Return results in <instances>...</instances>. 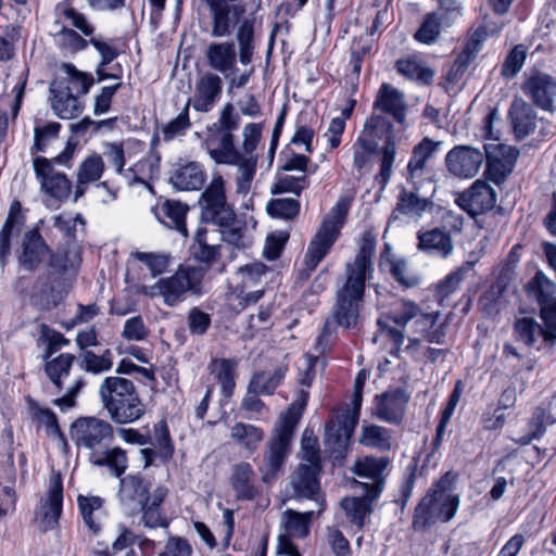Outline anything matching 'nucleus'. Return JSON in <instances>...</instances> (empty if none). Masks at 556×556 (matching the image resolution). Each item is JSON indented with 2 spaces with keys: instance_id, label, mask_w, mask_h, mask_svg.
Wrapping results in <instances>:
<instances>
[{
  "instance_id": "obj_1",
  "label": "nucleus",
  "mask_w": 556,
  "mask_h": 556,
  "mask_svg": "<svg viewBox=\"0 0 556 556\" xmlns=\"http://www.w3.org/2000/svg\"><path fill=\"white\" fill-rule=\"evenodd\" d=\"M71 437L78 448L89 452V462L98 467H108L111 473L121 478L127 467L126 451L110 447L114 440L113 426L97 417H79L71 426Z\"/></svg>"
},
{
  "instance_id": "obj_2",
  "label": "nucleus",
  "mask_w": 556,
  "mask_h": 556,
  "mask_svg": "<svg viewBox=\"0 0 556 556\" xmlns=\"http://www.w3.org/2000/svg\"><path fill=\"white\" fill-rule=\"evenodd\" d=\"M366 281L345 276L336 291L334 304L327 317L323 331L317 338L319 353L324 354L337 340V328L353 329L361 320L364 306Z\"/></svg>"
},
{
  "instance_id": "obj_3",
  "label": "nucleus",
  "mask_w": 556,
  "mask_h": 556,
  "mask_svg": "<svg viewBox=\"0 0 556 556\" xmlns=\"http://www.w3.org/2000/svg\"><path fill=\"white\" fill-rule=\"evenodd\" d=\"M453 482L454 477L446 472L431 485L415 507L412 522L415 531H426L437 522H447L455 516L459 497L452 493Z\"/></svg>"
},
{
  "instance_id": "obj_4",
  "label": "nucleus",
  "mask_w": 556,
  "mask_h": 556,
  "mask_svg": "<svg viewBox=\"0 0 556 556\" xmlns=\"http://www.w3.org/2000/svg\"><path fill=\"white\" fill-rule=\"evenodd\" d=\"M380 140H383V146L379 150V172L375 176V180L383 190L393 174L396 144L392 123L384 115L372 112L357 138V143L364 144L369 150H378Z\"/></svg>"
},
{
  "instance_id": "obj_5",
  "label": "nucleus",
  "mask_w": 556,
  "mask_h": 556,
  "mask_svg": "<svg viewBox=\"0 0 556 556\" xmlns=\"http://www.w3.org/2000/svg\"><path fill=\"white\" fill-rule=\"evenodd\" d=\"M204 276L205 268L201 266L181 265L175 274L159 279L153 286H142L140 293L149 298L162 296L167 306L174 307L185 300L187 293L202 294Z\"/></svg>"
},
{
  "instance_id": "obj_6",
  "label": "nucleus",
  "mask_w": 556,
  "mask_h": 556,
  "mask_svg": "<svg viewBox=\"0 0 556 556\" xmlns=\"http://www.w3.org/2000/svg\"><path fill=\"white\" fill-rule=\"evenodd\" d=\"M294 437V419L285 425L277 422L267 440L260 458H255L257 470L264 483H271L283 472L291 454Z\"/></svg>"
},
{
  "instance_id": "obj_7",
  "label": "nucleus",
  "mask_w": 556,
  "mask_h": 556,
  "mask_svg": "<svg viewBox=\"0 0 556 556\" xmlns=\"http://www.w3.org/2000/svg\"><path fill=\"white\" fill-rule=\"evenodd\" d=\"M348 211V204L341 200L324 217L305 253L304 264L306 277H308L311 273L316 269L318 264L330 252L332 245L340 235V229L343 226Z\"/></svg>"
},
{
  "instance_id": "obj_8",
  "label": "nucleus",
  "mask_w": 556,
  "mask_h": 556,
  "mask_svg": "<svg viewBox=\"0 0 556 556\" xmlns=\"http://www.w3.org/2000/svg\"><path fill=\"white\" fill-rule=\"evenodd\" d=\"M201 219L218 227H228L236 223V213L227 202L225 180L214 176L199 199Z\"/></svg>"
},
{
  "instance_id": "obj_9",
  "label": "nucleus",
  "mask_w": 556,
  "mask_h": 556,
  "mask_svg": "<svg viewBox=\"0 0 556 556\" xmlns=\"http://www.w3.org/2000/svg\"><path fill=\"white\" fill-rule=\"evenodd\" d=\"M391 318L397 327H405L408 321L414 320L415 332L429 343L442 344L445 338L444 325H438L439 313H425L410 301H404L401 309L393 312Z\"/></svg>"
},
{
  "instance_id": "obj_10",
  "label": "nucleus",
  "mask_w": 556,
  "mask_h": 556,
  "mask_svg": "<svg viewBox=\"0 0 556 556\" xmlns=\"http://www.w3.org/2000/svg\"><path fill=\"white\" fill-rule=\"evenodd\" d=\"M211 16V36L228 37L240 25L247 11L244 0H207L203 1Z\"/></svg>"
},
{
  "instance_id": "obj_11",
  "label": "nucleus",
  "mask_w": 556,
  "mask_h": 556,
  "mask_svg": "<svg viewBox=\"0 0 556 556\" xmlns=\"http://www.w3.org/2000/svg\"><path fill=\"white\" fill-rule=\"evenodd\" d=\"M520 89L531 104L549 114L556 113V79L540 71L525 73Z\"/></svg>"
},
{
  "instance_id": "obj_12",
  "label": "nucleus",
  "mask_w": 556,
  "mask_h": 556,
  "mask_svg": "<svg viewBox=\"0 0 556 556\" xmlns=\"http://www.w3.org/2000/svg\"><path fill=\"white\" fill-rule=\"evenodd\" d=\"M315 517V511L299 513L287 509L282 514L281 529L278 535L277 553L288 556H301L293 539H305L309 533V526Z\"/></svg>"
},
{
  "instance_id": "obj_13",
  "label": "nucleus",
  "mask_w": 556,
  "mask_h": 556,
  "mask_svg": "<svg viewBox=\"0 0 556 556\" xmlns=\"http://www.w3.org/2000/svg\"><path fill=\"white\" fill-rule=\"evenodd\" d=\"M33 165L41 192L59 202H63L70 197L72 181L64 173L54 168L53 161L37 156L34 159Z\"/></svg>"
},
{
  "instance_id": "obj_14",
  "label": "nucleus",
  "mask_w": 556,
  "mask_h": 556,
  "mask_svg": "<svg viewBox=\"0 0 556 556\" xmlns=\"http://www.w3.org/2000/svg\"><path fill=\"white\" fill-rule=\"evenodd\" d=\"M358 421V412L345 409L331 416L325 426V444L332 454L342 455Z\"/></svg>"
},
{
  "instance_id": "obj_15",
  "label": "nucleus",
  "mask_w": 556,
  "mask_h": 556,
  "mask_svg": "<svg viewBox=\"0 0 556 556\" xmlns=\"http://www.w3.org/2000/svg\"><path fill=\"white\" fill-rule=\"evenodd\" d=\"M484 144L481 148L456 146L445 156V164L451 174L459 178L475 177L484 162Z\"/></svg>"
},
{
  "instance_id": "obj_16",
  "label": "nucleus",
  "mask_w": 556,
  "mask_h": 556,
  "mask_svg": "<svg viewBox=\"0 0 556 556\" xmlns=\"http://www.w3.org/2000/svg\"><path fill=\"white\" fill-rule=\"evenodd\" d=\"M222 93V78L216 73L204 72L198 76L193 96L187 100L186 104L197 112L208 113L217 104Z\"/></svg>"
},
{
  "instance_id": "obj_17",
  "label": "nucleus",
  "mask_w": 556,
  "mask_h": 556,
  "mask_svg": "<svg viewBox=\"0 0 556 556\" xmlns=\"http://www.w3.org/2000/svg\"><path fill=\"white\" fill-rule=\"evenodd\" d=\"M321 466L300 463L290 476L293 495L298 498H308L318 502V514L325 509L324 498L320 497L319 472Z\"/></svg>"
},
{
  "instance_id": "obj_18",
  "label": "nucleus",
  "mask_w": 556,
  "mask_h": 556,
  "mask_svg": "<svg viewBox=\"0 0 556 556\" xmlns=\"http://www.w3.org/2000/svg\"><path fill=\"white\" fill-rule=\"evenodd\" d=\"M457 205L470 216L491 211L496 204V192L485 181L478 179L470 188L458 194Z\"/></svg>"
},
{
  "instance_id": "obj_19",
  "label": "nucleus",
  "mask_w": 556,
  "mask_h": 556,
  "mask_svg": "<svg viewBox=\"0 0 556 556\" xmlns=\"http://www.w3.org/2000/svg\"><path fill=\"white\" fill-rule=\"evenodd\" d=\"M408 402L409 394L401 388L386 391L375 397L374 415L388 424L401 425Z\"/></svg>"
},
{
  "instance_id": "obj_20",
  "label": "nucleus",
  "mask_w": 556,
  "mask_h": 556,
  "mask_svg": "<svg viewBox=\"0 0 556 556\" xmlns=\"http://www.w3.org/2000/svg\"><path fill=\"white\" fill-rule=\"evenodd\" d=\"M388 457L366 456L358 459L355 464V473L359 478L369 479L370 482H357L364 493L370 498L376 500L380 495L384 485L383 472L389 465Z\"/></svg>"
},
{
  "instance_id": "obj_21",
  "label": "nucleus",
  "mask_w": 556,
  "mask_h": 556,
  "mask_svg": "<svg viewBox=\"0 0 556 556\" xmlns=\"http://www.w3.org/2000/svg\"><path fill=\"white\" fill-rule=\"evenodd\" d=\"M484 150L485 176L498 186L505 181L511 170L517 153L510 147L502 143H484Z\"/></svg>"
},
{
  "instance_id": "obj_22",
  "label": "nucleus",
  "mask_w": 556,
  "mask_h": 556,
  "mask_svg": "<svg viewBox=\"0 0 556 556\" xmlns=\"http://www.w3.org/2000/svg\"><path fill=\"white\" fill-rule=\"evenodd\" d=\"M63 504V483L60 473H53L49 480V488L46 498L41 503L37 513L39 527L42 531L54 529L62 514Z\"/></svg>"
},
{
  "instance_id": "obj_23",
  "label": "nucleus",
  "mask_w": 556,
  "mask_h": 556,
  "mask_svg": "<svg viewBox=\"0 0 556 556\" xmlns=\"http://www.w3.org/2000/svg\"><path fill=\"white\" fill-rule=\"evenodd\" d=\"M513 333L517 342L528 348H534L538 351L547 349L553 350L554 340L547 339V332L544 330L543 323L540 324L534 317H518L513 324Z\"/></svg>"
},
{
  "instance_id": "obj_24",
  "label": "nucleus",
  "mask_w": 556,
  "mask_h": 556,
  "mask_svg": "<svg viewBox=\"0 0 556 556\" xmlns=\"http://www.w3.org/2000/svg\"><path fill=\"white\" fill-rule=\"evenodd\" d=\"M48 275L58 280L68 273H75L81 264V249L76 241L65 242L49 253Z\"/></svg>"
},
{
  "instance_id": "obj_25",
  "label": "nucleus",
  "mask_w": 556,
  "mask_h": 556,
  "mask_svg": "<svg viewBox=\"0 0 556 556\" xmlns=\"http://www.w3.org/2000/svg\"><path fill=\"white\" fill-rule=\"evenodd\" d=\"M374 112L391 116L397 124L404 125L407 114V104L402 91L388 83H383L376 94L372 104Z\"/></svg>"
},
{
  "instance_id": "obj_26",
  "label": "nucleus",
  "mask_w": 556,
  "mask_h": 556,
  "mask_svg": "<svg viewBox=\"0 0 556 556\" xmlns=\"http://www.w3.org/2000/svg\"><path fill=\"white\" fill-rule=\"evenodd\" d=\"M51 108L55 115L62 119H71L78 116L84 110V103L74 94L72 87L64 80H53L49 88Z\"/></svg>"
},
{
  "instance_id": "obj_27",
  "label": "nucleus",
  "mask_w": 556,
  "mask_h": 556,
  "mask_svg": "<svg viewBox=\"0 0 556 556\" xmlns=\"http://www.w3.org/2000/svg\"><path fill=\"white\" fill-rule=\"evenodd\" d=\"M203 146L211 159L217 164H233L238 162V157L241 154V151L235 146V136L228 132L207 128Z\"/></svg>"
},
{
  "instance_id": "obj_28",
  "label": "nucleus",
  "mask_w": 556,
  "mask_h": 556,
  "mask_svg": "<svg viewBox=\"0 0 556 556\" xmlns=\"http://www.w3.org/2000/svg\"><path fill=\"white\" fill-rule=\"evenodd\" d=\"M50 253V248L37 228L25 232L18 262L26 270H35Z\"/></svg>"
},
{
  "instance_id": "obj_29",
  "label": "nucleus",
  "mask_w": 556,
  "mask_h": 556,
  "mask_svg": "<svg viewBox=\"0 0 556 556\" xmlns=\"http://www.w3.org/2000/svg\"><path fill=\"white\" fill-rule=\"evenodd\" d=\"M508 117L517 139L521 140L536 128L538 114L533 105L521 97H515L508 110Z\"/></svg>"
},
{
  "instance_id": "obj_30",
  "label": "nucleus",
  "mask_w": 556,
  "mask_h": 556,
  "mask_svg": "<svg viewBox=\"0 0 556 556\" xmlns=\"http://www.w3.org/2000/svg\"><path fill=\"white\" fill-rule=\"evenodd\" d=\"M376 251V238L371 231L362 235L358 252L352 263L345 265V276L366 281L372 271L371 258Z\"/></svg>"
},
{
  "instance_id": "obj_31",
  "label": "nucleus",
  "mask_w": 556,
  "mask_h": 556,
  "mask_svg": "<svg viewBox=\"0 0 556 556\" xmlns=\"http://www.w3.org/2000/svg\"><path fill=\"white\" fill-rule=\"evenodd\" d=\"M438 143L429 138H424L413 150L407 164L406 180L416 190H419L427 174V162L433 156Z\"/></svg>"
},
{
  "instance_id": "obj_32",
  "label": "nucleus",
  "mask_w": 556,
  "mask_h": 556,
  "mask_svg": "<svg viewBox=\"0 0 556 556\" xmlns=\"http://www.w3.org/2000/svg\"><path fill=\"white\" fill-rule=\"evenodd\" d=\"M417 240V249L429 255L445 258L452 254L454 249L451 231L441 227L419 230Z\"/></svg>"
},
{
  "instance_id": "obj_33",
  "label": "nucleus",
  "mask_w": 556,
  "mask_h": 556,
  "mask_svg": "<svg viewBox=\"0 0 556 556\" xmlns=\"http://www.w3.org/2000/svg\"><path fill=\"white\" fill-rule=\"evenodd\" d=\"M150 488L151 483L141 476L128 475L119 479V501L125 506L144 507L150 500Z\"/></svg>"
},
{
  "instance_id": "obj_34",
  "label": "nucleus",
  "mask_w": 556,
  "mask_h": 556,
  "mask_svg": "<svg viewBox=\"0 0 556 556\" xmlns=\"http://www.w3.org/2000/svg\"><path fill=\"white\" fill-rule=\"evenodd\" d=\"M204 55L208 66L226 77L236 70L237 51L232 41L212 42L207 46Z\"/></svg>"
},
{
  "instance_id": "obj_35",
  "label": "nucleus",
  "mask_w": 556,
  "mask_h": 556,
  "mask_svg": "<svg viewBox=\"0 0 556 556\" xmlns=\"http://www.w3.org/2000/svg\"><path fill=\"white\" fill-rule=\"evenodd\" d=\"M218 233L215 230L199 228L191 247L192 254L197 261L202 263L201 267L207 269L220 257V245L216 243Z\"/></svg>"
},
{
  "instance_id": "obj_36",
  "label": "nucleus",
  "mask_w": 556,
  "mask_h": 556,
  "mask_svg": "<svg viewBox=\"0 0 556 556\" xmlns=\"http://www.w3.org/2000/svg\"><path fill=\"white\" fill-rule=\"evenodd\" d=\"M28 414L37 428L43 427L47 435L56 438L64 446L67 445L65 434L60 428L55 413L41 406L36 400L30 396L26 397Z\"/></svg>"
},
{
  "instance_id": "obj_37",
  "label": "nucleus",
  "mask_w": 556,
  "mask_h": 556,
  "mask_svg": "<svg viewBox=\"0 0 556 556\" xmlns=\"http://www.w3.org/2000/svg\"><path fill=\"white\" fill-rule=\"evenodd\" d=\"M105 169L103 159L99 154L87 156L78 166L76 186L74 191V201L81 198L90 184L98 181Z\"/></svg>"
},
{
  "instance_id": "obj_38",
  "label": "nucleus",
  "mask_w": 556,
  "mask_h": 556,
  "mask_svg": "<svg viewBox=\"0 0 556 556\" xmlns=\"http://www.w3.org/2000/svg\"><path fill=\"white\" fill-rule=\"evenodd\" d=\"M111 419L118 425L131 424L140 419L146 413L138 392L116 403L104 406Z\"/></svg>"
},
{
  "instance_id": "obj_39",
  "label": "nucleus",
  "mask_w": 556,
  "mask_h": 556,
  "mask_svg": "<svg viewBox=\"0 0 556 556\" xmlns=\"http://www.w3.org/2000/svg\"><path fill=\"white\" fill-rule=\"evenodd\" d=\"M255 17H245L237 27L236 39L239 47V60L241 64L249 65L254 55L256 40L258 37V28Z\"/></svg>"
},
{
  "instance_id": "obj_40",
  "label": "nucleus",
  "mask_w": 556,
  "mask_h": 556,
  "mask_svg": "<svg viewBox=\"0 0 556 556\" xmlns=\"http://www.w3.org/2000/svg\"><path fill=\"white\" fill-rule=\"evenodd\" d=\"M418 191L414 187L413 190L401 189L396 206L392 212L394 218H399L400 214L409 217H421L426 211L432 207L433 202L430 198L419 195Z\"/></svg>"
},
{
  "instance_id": "obj_41",
  "label": "nucleus",
  "mask_w": 556,
  "mask_h": 556,
  "mask_svg": "<svg viewBox=\"0 0 556 556\" xmlns=\"http://www.w3.org/2000/svg\"><path fill=\"white\" fill-rule=\"evenodd\" d=\"M254 470L250 463L241 462L232 467L230 483L236 492V497L240 501H251L257 494V488L254 484Z\"/></svg>"
},
{
  "instance_id": "obj_42",
  "label": "nucleus",
  "mask_w": 556,
  "mask_h": 556,
  "mask_svg": "<svg viewBox=\"0 0 556 556\" xmlns=\"http://www.w3.org/2000/svg\"><path fill=\"white\" fill-rule=\"evenodd\" d=\"M188 210V206L179 201L166 200L154 212L162 224L187 237L186 215Z\"/></svg>"
},
{
  "instance_id": "obj_43",
  "label": "nucleus",
  "mask_w": 556,
  "mask_h": 556,
  "mask_svg": "<svg viewBox=\"0 0 556 556\" xmlns=\"http://www.w3.org/2000/svg\"><path fill=\"white\" fill-rule=\"evenodd\" d=\"M523 289L528 299L534 301L539 309L556 300V283L541 270L528 280Z\"/></svg>"
},
{
  "instance_id": "obj_44",
  "label": "nucleus",
  "mask_w": 556,
  "mask_h": 556,
  "mask_svg": "<svg viewBox=\"0 0 556 556\" xmlns=\"http://www.w3.org/2000/svg\"><path fill=\"white\" fill-rule=\"evenodd\" d=\"M25 223V216L22 212V204L15 200L11 203L8 218L0 231V263L7 264L10 255V239L14 232H20Z\"/></svg>"
},
{
  "instance_id": "obj_45",
  "label": "nucleus",
  "mask_w": 556,
  "mask_h": 556,
  "mask_svg": "<svg viewBox=\"0 0 556 556\" xmlns=\"http://www.w3.org/2000/svg\"><path fill=\"white\" fill-rule=\"evenodd\" d=\"M106 156L118 174H124L127 178H129L130 184L140 182L147 185L146 179L140 175L147 166L150 168V170H152L153 165L150 160L139 161L132 167H129L124 172L125 153L121 143H110L108 146Z\"/></svg>"
},
{
  "instance_id": "obj_46",
  "label": "nucleus",
  "mask_w": 556,
  "mask_h": 556,
  "mask_svg": "<svg viewBox=\"0 0 556 556\" xmlns=\"http://www.w3.org/2000/svg\"><path fill=\"white\" fill-rule=\"evenodd\" d=\"M169 181L177 190H199L205 182V172L197 162H188L176 168Z\"/></svg>"
},
{
  "instance_id": "obj_47",
  "label": "nucleus",
  "mask_w": 556,
  "mask_h": 556,
  "mask_svg": "<svg viewBox=\"0 0 556 556\" xmlns=\"http://www.w3.org/2000/svg\"><path fill=\"white\" fill-rule=\"evenodd\" d=\"M135 393H137V390L132 381L117 376L106 377L99 389L103 407L125 400Z\"/></svg>"
},
{
  "instance_id": "obj_48",
  "label": "nucleus",
  "mask_w": 556,
  "mask_h": 556,
  "mask_svg": "<svg viewBox=\"0 0 556 556\" xmlns=\"http://www.w3.org/2000/svg\"><path fill=\"white\" fill-rule=\"evenodd\" d=\"M230 438L249 453H255L265 438L261 427L242 421L235 422L230 428Z\"/></svg>"
},
{
  "instance_id": "obj_49",
  "label": "nucleus",
  "mask_w": 556,
  "mask_h": 556,
  "mask_svg": "<svg viewBox=\"0 0 556 556\" xmlns=\"http://www.w3.org/2000/svg\"><path fill=\"white\" fill-rule=\"evenodd\" d=\"M380 266H388L394 280L405 288L415 287L419 282V278L409 273L406 261L404 258H395L391 254L389 244H386L384 250L380 254Z\"/></svg>"
},
{
  "instance_id": "obj_50",
  "label": "nucleus",
  "mask_w": 556,
  "mask_h": 556,
  "mask_svg": "<svg viewBox=\"0 0 556 556\" xmlns=\"http://www.w3.org/2000/svg\"><path fill=\"white\" fill-rule=\"evenodd\" d=\"M210 367L212 368V374L220 384L223 395L227 399L231 397L236 387L235 371L237 362L231 358H214Z\"/></svg>"
},
{
  "instance_id": "obj_51",
  "label": "nucleus",
  "mask_w": 556,
  "mask_h": 556,
  "mask_svg": "<svg viewBox=\"0 0 556 556\" xmlns=\"http://www.w3.org/2000/svg\"><path fill=\"white\" fill-rule=\"evenodd\" d=\"M359 444L378 451H390L392 447V432L379 425H363Z\"/></svg>"
},
{
  "instance_id": "obj_52",
  "label": "nucleus",
  "mask_w": 556,
  "mask_h": 556,
  "mask_svg": "<svg viewBox=\"0 0 556 556\" xmlns=\"http://www.w3.org/2000/svg\"><path fill=\"white\" fill-rule=\"evenodd\" d=\"M288 370L287 365H281L277 367L274 372L268 371H258L255 372L251 380V390L258 391L264 395L274 394L275 390L281 384L283 381L286 374Z\"/></svg>"
},
{
  "instance_id": "obj_53",
  "label": "nucleus",
  "mask_w": 556,
  "mask_h": 556,
  "mask_svg": "<svg viewBox=\"0 0 556 556\" xmlns=\"http://www.w3.org/2000/svg\"><path fill=\"white\" fill-rule=\"evenodd\" d=\"M75 359V355L63 353L46 363L45 372L52 384L55 387L58 393L63 390L64 387L62 379L70 375Z\"/></svg>"
},
{
  "instance_id": "obj_54",
  "label": "nucleus",
  "mask_w": 556,
  "mask_h": 556,
  "mask_svg": "<svg viewBox=\"0 0 556 556\" xmlns=\"http://www.w3.org/2000/svg\"><path fill=\"white\" fill-rule=\"evenodd\" d=\"M366 494L363 497H345L341 502V507L350 522L362 529L365 525V518L371 513V502Z\"/></svg>"
},
{
  "instance_id": "obj_55",
  "label": "nucleus",
  "mask_w": 556,
  "mask_h": 556,
  "mask_svg": "<svg viewBox=\"0 0 556 556\" xmlns=\"http://www.w3.org/2000/svg\"><path fill=\"white\" fill-rule=\"evenodd\" d=\"M395 68L401 75L424 85H430L434 77V71L416 58L396 61Z\"/></svg>"
},
{
  "instance_id": "obj_56",
  "label": "nucleus",
  "mask_w": 556,
  "mask_h": 556,
  "mask_svg": "<svg viewBox=\"0 0 556 556\" xmlns=\"http://www.w3.org/2000/svg\"><path fill=\"white\" fill-rule=\"evenodd\" d=\"M258 157L257 156H243L242 153L238 157V162L232 165L237 166L236 174V191L237 193L247 194L256 173Z\"/></svg>"
},
{
  "instance_id": "obj_57",
  "label": "nucleus",
  "mask_w": 556,
  "mask_h": 556,
  "mask_svg": "<svg viewBox=\"0 0 556 556\" xmlns=\"http://www.w3.org/2000/svg\"><path fill=\"white\" fill-rule=\"evenodd\" d=\"M79 357L80 368L93 375L109 371L113 367V353L110 349L103 350L99 355L93 351H86Z\"/></svg>"
},
{
  "instance_id": "obj_58",
  "label": "nucleus",
  "mask_w": 556,
  "mask_h": 556,
  "mask_svg": "<svg viewBox=\"0 0 556 556\" xmlns=\"http://www.w3.org/2000/svg\"><path fill=\"white\" fill-rule=\"evenodd\" d=\"M103 503V498L99 496L78 495L77 497V504L84 522L93 533H98L101 529L97 514L101 510Z\"/></svg>"
},
{
  "instance_id": "obj_59",
  "label": "nucleus",
  "mask_w": 556,
  "mask_h": 556,
  "mask_svg": "<svg viewBox=\"0 0 556 556\" xmlns=\"http://www.w3.org/2000/svg\"><path fill=\"white\" fill-rule=\"evenodd\" d=\"M65 77L55 78L54 80H64L72 87V91L76 96L88 93L90 87L94 84L92 75L78 71L73 64H62Z\"/></svg>"
},
{
  "instance_id": "obj_60",
  "label": "nucleus",
  "mask_w": 556,
  "mask_h": 556,
  "mask_svg": "<svg viewBox=\"0 0 556 556\" xmlns=\"http://www.w3.org/2000/svg\"><path fill=\"white\" fill-rule=\"evenodd\" d=\"M444 22L442 12H432L425 15V18L415 34V39L422 43H433L441 34V26Z\"/></svg>"
},
{
  "instance_id": "obj_61",
  "label": "nucleus",
  "mask_w": 556,
  "mask_h": 556,
  "mask_svg": "<svg viewBox=\"0 0 556 556\" xmlns=\"http://www.w3.org/2000/svg\"><path fill=\"white\" fill-rule=\"evenodd\" d=\"M150 443L157 448V457H160L163 463L173 458L175 448L165 420H161L154 425L153 440H150Z\"/></svg>"
},
{
  "instance_id": "obj_62",
  "label": "nucleus",
  "mask_w": 556,
  "mask_h": 556,
  "mask_svg": "<svg viewBox=\"0 0 556 556\" xmlns=\"http://www.w3.org/2000/svg\"><path fill=\"white\" fill-rule=\"evenodd\" d=\"M527 58V47L525 45H516L505 58L501 75L505 79H513L521 71Z\"/></svg>"
},
{
  "instance_id": "obj_63",
  "label": "nucleus",
  "mask_w": 556,
  "mask_h": 556,
  "mask_svg": "<svg viewBox=\"0 0 556 556\" xmlns=\"http://www.w3.org/2000/svg\"><path fill=\"white\" fill-rule=\"evenodd\" d=\"M186 320L190 334L195 337L205 336L212 325L211 314L204 312L198 306L188 311Z\"/></svg>"
},
{
  "instance_id": "obj_64",
  "label": "nucleus",
  "mask_w": 556,
  "mask_h": 556,
  "mask_svg": "<svg viewBox=\"0 0 556 556\" xmlns=\"http://www.w3.org/2000/svg\"><path fill=\"white\" fill-rule=\"evenodd\" d=\"M189 109L190 108L185 104L179 115L162 127L164 141H170L176 137L184 136L185 132L191 127Z\"/></svg>"
}]
</instances>
